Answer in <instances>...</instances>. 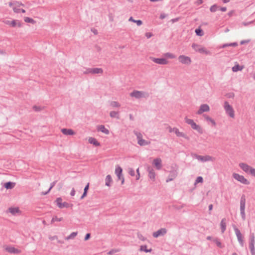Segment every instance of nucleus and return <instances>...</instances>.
Listing matches in <instances>:
<instances>
[{
	"mask_svg": "<svg viewBox=\"0 0 255 255\" xmlns=\"http://www.w3.org/2000/svg\"><path fill=\"white\" fill-rule=\"evenodd\" d=\"M192 155L193 157L203 162L212 161L213 159L212 157L209 155L201 156L195 153L192 154Z\"/></svg>",
	"mask_w": 255,
	"mask_h": 255,
	"instance_id": "7",
	"label": "nucleus"
},
{
	"mask_svg": "<svg viewBox=\"0 0 255 255\" xmlns=\"http://www.w3.org/2000/svg\"><path fill=\"white\" fill-rule=\"evenodd\" d=\"M121 251L120 249H112L111 251H110L109 252H108L107 254L108 255H112L115 253H118Z\"/></svg>",
	"mask_w": 255,
	"mask_h": 255,
	"instance_id": "47",
	"label": "nucleus"
},
{
	"mask_svg": "<svg viewBox=\"0 0 255 255\" xmlns=\"http://www.w3.org/2000/svg\"><path fill=\"white\" fill-rule=\"evenodd\" d=\"M203 116L207 122H211L214 126H216V122L213 119L206 115H204Z\"/></svg>",
	"mask_w": 255,
	"mask_h": 255,
	"instance_id": "30",
	"label": "nucleus"
},
{
	"mask_svg": "<svg viewBox=\"0 0 255 255\" xmlns=\"http://www.w3.org/2000/svg\"><path fill=\"white\" fill-rule=\"evenodd\" d=\"M203 182V178L201 176L198 177L195 181V184L198 183H202Z\"/></svg>",
	"mask_w": 255,
	"mask_h": 255,
	"instance_id": "54",
	"label": "nucleus"
},
{
	"mask_svg": "<svg viewBox=\"0 0 255 255\" xmlns=\"http://www.w3.org/2000/svg\"><path fill=\"white\" fill-rule=\"evenodd\" d=\"M174 133L176 134V135L178 137H184V138H185V139H186L187 140L189 139V136H188L184 133H183L182 132H180L177 128H174Z\"/></svg>",
	"mask_w": 255,
	"mask_h": 255,
	"instance_id": "17",
	"label": "nucleus"
},
{
	"mask_svg": "<svg viewBox=\"0 0 255 255\" xmlns=\"http://www.w3.org/2000/svg\"><path fill=\"white\" fill-rule=\"evenodd\" d=\"M84 74H92V68H87L85 71L84 72Z\"/></svg>",
	"mask_w": 255,
	"mask_h": 255,
	"instance_id": "56",
	"label": "nucleus"
},
{
	"mask_svg": "<svg viewBox=\"0 0 255 255\" xmlns=\"http://www.w3.org/2000/svg\"><path fill=\"white\" fill-rule=\"evenodd\" d=\"M128 173L131 176H133L135 175L134 170L132 168H129V170H128Z\"/></svg>",
	"mask_w": 255,
	"mask_h": 255,
	"instance_id": "55",
	"label": "nucleus"
},
{
	"mask_svg": "<svg viewBox=\"0 0 255 255\" xmlns=\"http://www.w3.org/2000/svg\"><path fill=\"white\" fill-rule=\"evenodd\" d=\"M197 51L201 53H204L206 54H209V52L208 51L206 50V49L205 48H198V50H197Z\"/></svg>",
	"mask_w": 255,
	"mask_h": 255,
	"instance_id": "48",
	"label": "nucleus"
},
{
	"mask_svg": "<svg viewBox=\"0 0 255 255\" xmlns=\"http://www.w3.org/2000/svg\"><path fill=\"white\" fill-rule=\"evenodd\" d=\"M178 60L182 64H186L188 65H190L192 62V60L189 56L183 55H180L178 57Z\"/></svg>",
	"mask_w": 255,
	"mask_h": 255,
	"instance_id": "9",
	"label": "nucleus"
},
{
	"mask_svg": "<svg viewBox=\"0 0 255 255\" xmlns=\"http://www.w3.org/2000/svg\"><path fill=\"white\" fill-rule=\"evenodd\" d=\"M210 110V107L207 104H202L200 106L199 110L197 111L198 115H201L203 113L208 112Z\"/></svg>",
	"mask_w": 255,
	"mask_h": 255,
	"instance_id": "12",
	"label": "nucleus"
},
{
	"mask_svg": "<svg viewBox=\"0 0 255 255\" xmlns=\"http://www.w3.org/2000/svg\"><path fill=\"white\" fill-rule=\"evenodd\" d=\"M233 229L235 232L238 241L240 246L241 247H243L244 246V241L243 239V237L240 231L235 225H233Z\"/></svg>",
	"mask_w": 255,
	"mask_h": 255,
	"instance_id": "5",
	"label": "nucleus"
},
{
	"mask_svg": "<svg viewBox=\"0 0 255 255\" xmlns=\"http://www.w3.org/2000/svg\"><path fill=\"white\" fill-rule=\"evenodd\" d=\"M89 143L91 144H93L95 146H99L100 145V143L97 141V140L94 137H90L88 140Z\"/></svg>",
	"mask_w": 255,
	"mask_h": 255,
	"instance_id": "24",
	"label": "nucleus"
},
{
	"mask_svg": "<svg viewBox=\"0 0 255 255\" xmlns=\"http://www.w3.org/2000/svg\"><path fill=\"white\" fill-rule=\"evenodd\" d=\"M103 73V70L102 68H92V74H102Z\"/></svg>",
	"mask_w": 255,
	"mask_h": 255,
	"instance_id": "26",
	"label": "nucleus"
},
{
	"mask_svg": "<svg viewBox=\"0 0 255 255\" xmlns=\"http://www.w3.org/2000/svg\"><path fill=\"white\" fill-rule=\"evenodd\" d=\"M122 171V168L120 166L117 165L115 169V173L117 175V176L123 175Z\"/></svg>",
	"mask_w": 255,
	"mask_h": 255,
	"instance_id": "33",
	"label": "nucleus"
},
{
	"mask_svg": "<svg viewBox=\"0 0 255 255\" xmlns=\"http://www.w3.org/2000/svg\"><path fill=\"white\" fill-rule=\"evenodd\" d=\"M87 195V192L86 191H84L82 195L81 196L80 199H83L84 197H85Z\"/></svg>",
	"mask_w": 255,
	"mask_h": 255,
	"instance_id": "61",
	"label": "nucleus"
},
{
	"mask_svg": "<svg viewBox=\"0 0 255 255\" xmlns=\"http://www.w3.org/2000/svg\"><path fill=\"white\" fill-rule=\"evenodd\" d=\"M233 229L235 232L238 241L240 246L241 247H243L244 246V241L243 239V237L240 231L235 225H233Z\"/></svg>",
	"mask_w": 255,
	"mask_h": 255,
	"instance_id": "4",
	"label": "nucleus"
},
{
	"mask_svg": "<svg viewBox=\"0 0 255 255\" xmlns=\"http://www.w3.org/2000/svg\"><path fill=\"white\" fill-rule=\"evenodd\" d=\"M226 218H223L221 222L220 226L221 229V232L222 233H224L226 230Z\"/></svg>",
	"mask_w": 255,
	"mask_h": 255,
	"instance_id": "20",
	"label": "nucleus"
},
{
	"mask_svg": "<svg viewBox=\"0 0 255 255\" xmlns=\"http://www.w3.org/2000/svg\"><path fill=\"white\" fill-rule=\"evenodd\" d=\"M130 96L132 97H135L136 99H140L148 97V95L143 91L134 90L130 94Z\"/></svg>",
	"mask_w": 255,
	"mask_h": 255,
	"instance_id": "6",
	"label": "nucleus"
},
{
	"mask_svg": "<svg viewBox=\"0 0 255 255\" xmlns=\"http://www.w3.org/2000/svg\"><path fill=\"white\" fill-rule=\"evenodd\" d=\"M97 130L98 131H100L105 133L106 134H109L110 133L109 130L107 128H105V127L104 125H100V126H98Z\"/></svg>",
	"mask_w": 255,
	"mask_h": 255,
	"instance_id": "19",
	"label": "nucleus"
},
{
	"mask_svg": "<svg viewBox=\"0 0 255 255\" xmlns=\"http://www.w3.org/2000/svg\"><path fill=\"white\" fill-rule=\"evenodd\" d=\"M49 240H50L51 241H53V240H54L55 239L57 240L58 239V237L57 236H52V237H50L49 238Z\"/></svg>",
	"mask_w": 255,
	"mask_h": 255,
	"instance_id": "63",
	"label": "nucleus"
},
{
	"mask_svg": "<svg viewBox=\"0 0 255 255\" xmlns=\"http://www.w3.org/2000/svg\"><path fill=\"white\" fill-rule=\"evenodd\" d=\"M145 36L147 38H149L152 36V34L150 32H146L145 33Z\"/></svg>",
	"mask_w": 255,
	"mask_h": 255,
	"instance_id": "60",
	"label": "nucleus"
},
{
	"mask_svg": "<svg viewBox=\"0 0 255 255\" xmlns=\"http://www.w3.org/2000/svg\"><path fill=\"white\" fill-rule=\"evenodd\" d=\"M203 2V0H197L196 1V4L198 5L202 4V3Z\"/></svg>",
	"mask_w": 255,
	"mask_h": 255,
	"instance_id": "64",
	"label": "nucleus"
},
{
	"mask_svg": "<svg viewBox=\"0 0 255 255\" xmlns=\"http://www.w3.org/2000/svg\"><path fill=\"white\" fill-rule=\"evenodd\" d=\"M213 241L216 244V245L220 248H223V247L222 245L221 242L218 238L213 239Z\"/></svg>",
	"mask_w": 255,
	"mask_h": 255,
	"instance_id": "41",
	"label": "nucleus"
},
{
	"mask_svg": "<svg viewBox=\"0 0 255 255\" xmlns=\"http://www.w3.org/2000/svg\"><path fill=\"white\" fill-rule=\"evenodd\" d=\"M90 237H91V234L90 233H87L85 237L84 240L85 241L88 240L90 238Z\"/></svg>",
	"mask_w": 255,
	"mask_h": 255,
	"instance_id": "59",
	"label": "nucleus"
},
{
	"mask_svg": "<svg viewBox=\"0 0 255 255\" xmlns=\"http://www.w3.org/2000/svg\"><path fill=\"white\" fill-rule=\"evenodd\" d=\"M110 116L112 118H116L117 119H120L119 114L118 112L111 111L110 113Z\"/></svg>",
	"mask_w": 255,
	"mask_h": 255,
	"instance_id": "29",
	"label": "nucleus"
},
{
	"mask_svg": "<svg viewBox=\"0 0 255 255\" xmlns=\"http://www.w3.org/2000/svg\"><path fill=\"white\" fill-rule=\"evenodd\" d=\"M195 33L198 36H203L204 35V31L203 30L199 28H197L195 29Z\"/></svg>",
	"mask_w": 255,
	"mask_h": 255,
	"instance_id": "40",
	"label": "nucleus"
},
{
	"mask_svg": "<svg viewBox=\"0 0 255 255\" xmlns=\"http://www.w3.org/2000/svg\"><path fill=\"white\" fill-rule=\"evenodd\" d=\"M77 232H72L69 236L65 238V240H69L74 239L77 235Z\"/></svg>",
	"mask_w": 255,
	"mask_h": 255,
	"instance_id": "38",
	"label": "nucleus"
},
{
	"mask_svg": "<svg viewBox=\"0 0 255 255\" xmlns=\"http://www.w3.org/2000/svg\"><path fill=\"white\" fill-rule=\"evenodd\" d=\"M238 45V43L235 42H233V43H230L224 44L220 46V48H224L228 46L236 47Z\"/></svg>",
	"mask_w": 255,
	"mask_h": 255,
	"instance_id": "25",
	"label": "nucleus"
},
{
	"mask_svg": "<svg viewBox=\"0 0 255 255\" xmlns=\"http://www.w3.org/2000/svg\"><path fill=\"white\" fill-rule=\"evenodd\" d=\"M56 182H57V181H55L52 182L50 184V187L49 188V189L45 192H42L41 194L43 195H45L47 194L50 192V191L51 190V189L55 185Z\"/></svg>",
	"mask_w": 255,
	"mask_h": 255,
	"instance_id": "34",
	"label": "nucleus"
},
{
	"mask_svg": "<svg viewBox=\"0 0 255 255\" xmlns=\"http://www.w3.org/2000/svg\"><path fill=\"white\" fill-rule=\"evenodd\" d=\"M62 220H63L62 218H59L57 216H54V217L52 218L51 221V224L53 223L55 221L60 222V221H62Z\"/></svg>",
	"mask_w": 255,
	"mask_h": 255,
	"instance_id": "50",
	"label": "nucleus"
},
{
	"mask_svg": "<svg viewBox=\"0 0 255 255\" xmlns=\"http://www.w3.org/2000/svg\"><path fill=\"white\" fill-rule=\"evenodd\" d=\"M219 9V6H218L217 4H215L213 5H212L210 8V10L211 12H214L216 11L218 9Z\"/></svg>",
	"mask_w": 255,
	"mask_h": 255,
	"instance_id": "43",
	"label": "nucleus"
},
{
	"mask_svg": "<svg viewBox=\"0 0 255 255\" xmlns=\"http://www.w3.org/2000/svg\"><path fill=\"white\" fill-rule=\"evenodd\" d=\"M191 128L193 129L197 130L199 133H202L203 132L202 128L195 123L191 126Z\"/></svg>",
	"mask_w": 255,
	"mask_h": 255,
	"instance_id": "22",
	"label": "nucleus"
},
{
	"mask_svg": "<svg viewBox=\"0 0 255 255\" xmlns=\"http://www.w3.org/2000/svg\"><path fill=\"white\" fill-rule=\"evenodd\" d=\"M246 196L243 194L240 199V212L242 219L243 221L246 220L245 207H246Z\"/></svg>",
	"mask_w": 255,
	"mask_h": 255,
	"instance_id": "1",
	"label": "nucleus"
},
{
	"mask_svg": "<svg viewBox=\"0 0 255 255\" xmlns=\"http://www.w3.org/2000/svg\"><path fill=\"white\" fill-rule=\"evenodd\" d=\"M72 204H70L68 203L67 202H64L62 203V204L61 205V207L60 209L64 208H69L70 207H72Z\"/></svg>",
	"mask_w": 255,
	"mask_h": 255,
	"instance_id": "51",
	"label": "nucleus"
},
{
	"mask_svg": "<svg viewBox=\"0 0 255 255\" xmlns=\"http://www.w3.org/2000/svg\"><path fill=\"white\" fill-rule=\"evenodd\" d=\"M167 232L165 228H161L156 232L153 233L152 236L154 238H157L160 236H164Z\"/></svg>",
	"mask_w": 255,
	"mask_h": 255,
	"instance_id": "10",
	"label": "nucleus"
},
{
	"mask_svg": "<svg viewBox=\"0 0 255 255\" xmlns=\"http://www.w3.org/2000/svg\"><path fill=\"white\" fill-rule=\"evenodd\" d=\"M137 237L141 240H142V241H144L145 240L144 238L141 234H137Z\"/></svg>",
	"mask_w": 255,
	"mask_h": 255,
	"instance_id": "62",
	"label": "nucleus"
},
{
	"mask_svg": "<svg viewBox=\"0 0 255 255\" xmlns=\"http://www.w3.org/2000/svg\"><path fill=\"white\" fill-rule=\"evenodd\" d=\"M224 108L226 113L231 118H234L235 112L233 107L229 104V102L225 101L224 104Z\"/></svg>",
	"mask_w": 255,
	"mask_h": 255,
	"instance_id": "3",
	"label": "nucleus"
},
{
	"mask_svg": "<svg viewBox=\"0 0 255 255\" xmlns=\"http://www.w3.org/2000/svg\"><path fill=\"white\" fill-rule=\"evenodd\" d=\"M128 20L136 23L138 26H140L142 24V21L141 20H135L132 17H130Z\"/></svg>",
	"mask_w": 255,
	"mask_h": 255,
	"instance_id": "35",
	"label": "nucleus"
},
{
	"mask_svg": "<svg viewBox=\"0 0 255 255\" xmlns=\"http://www.w3.org/2000/svg\"><path fill=\"white\" fill-rule=\"evenodd\" d=\"M185 122L187 124L190 125L191 126V127L195 123V122H194V121L193 120L188 119V118H187V117H185Z\"/></svg>",
	"mask_w": 255,
	"mask_h": 255,
	"instance_id": "46",
	"label": "nucleus"
},
{
	"mask_svg": "<svg viewBox=\"0 0 255 255\" xmlns=\"http://www.w3.org/2000/svg\"><path fill=\"white\" fill-rule=\"evenodd\" d=\"M177 176V172L175 170H173L170 172L167 179L166 180V182H169L173 180Z\"/></svg>",
	"mask_w": 255,
	"mask_h": 255,
	"instance_id": "16",
	"label": "nucleus"
},
{
	"mask_svg": "<svg viewBox=\"0 0 255 255\" xmlns=\"http://www.w3.org/2000/svg\"><path fill=\"white\" fill-rule=\"evenodd\" d=\"M164 56L166 57L171 58V59H173V58H176V56L174 54L169 53V52H167V53H164Z\"/></svg>",
	"mask_w": 255,
	"mask_h": 255,
	"instance_id": "45",
	"label": "nucleus"
},
{
	"mask_svg": "<svg viewBox=\"0 0 255 255\" xmlns=\"http://www.w3.org/2000/svg\"><path fill=\"white\" fill-rule=\"evenodd\" d=\"M243 68V67L240 66L239 64H237L232 67V71L233 72H237L238 71H241Z\"/></svg>",
	"mask_w": 255,
	"mask_h": 255,
	"instance_id": "36",
	"label": "nucleus"
},
{
	"mask_svg": "<svg viewBox=\"0 0 255 255\" xmlns=\"http://www.w3.org/2000/svg\"><path fill=\"white\" fill-rule=\"evenodd\" d=\"M61 131L65 135H73L75 133L74 131L71 129L62 128Z\"/></svg>",
	"mask_w": 255,
	"mask_h": 255,
	"instance_id": "21",
	"label": "nucleus"
},
{
	"mask_svg": "<svg viewBox=\"0 0 255 255\" xmlns=\"http://www.w3.org/2000/svg\"><path fill=\"white\" fill-rule=\"evenodd\" d=\"M15 184V183L9 181L4 184V187L6 189H12L14 187Z\"/></svg>",
	"mask_w": 255,
	"mask_h": 255,
	"instance_id": "23",
	"label": "nucleus"
},
{
	"mask_svg": "<svg viewBox=\"0 0 255 255\" xmlns=\"http://www.w3.org/2000/svg\"><path fill=\"white\" fill-rule=\"evenodd\" d=\"M111 106L113 107H120L121 106V105L116 101H112L111 103Z\"/></svg>",
	"mask_w": 255,
	"mask_h": 255,
	"instance_id": "52",
	"label": "nucleus"
},
{
	"mask_svg": "<svg viewBox=\"0 0 255 255\" xmlns=\"http://www.w3.org/2000/svg\"><path fill=\"white\" fill-rule=\"evenodd\" d=\"M62 199L61 197L57 198L56 200H55V202L56 203L57 206L60 208L61 207V205L62 204Z\"/></svg>",
	"mask_w": 255,
	"mask_h": 255,
	"instance_id": "44",
	"label": "nucleus"
},
{
	"mask_svg": "<svg viewBox=\"0 0 255 255\" xmlns=\"http://www.w3.org/2000/svg\"><path fill=\"white\" fill-rule=\"evenodd\" d=\"M8 210L10 213L12 215H14L15 213L19 212V210L18 208H12L10 207L8 209Z\"/></svg>",
	"mask_w": 255,
	"mask_h": 255,
	"instance_id": "37",
	"label": "nucleus"
},
{
	"mask_svg": "<svg viewBox=\"0 0 255 255\" xmlns=\"http://www.w3.org/2000/svg\"><path fill=\"white\" fill-rule=\"evenodd\" d=\"M153 164L157 170H160L162 168V160L159 158H156L153 161Z\"/></svg>",
	"mask_w": 255,
	"mask_h": 255,
	"instance_id": "15",
	"label": "nucleus"
},
{
	"mask_svg": "<svg viewBox=\"0 0 255 255\" xmlns=\"http://www.w3.org/2000/svg\"><path fill=\"white\" fill-rule=\"evenodd\" d=\"M252 175L255 177V169L254 168H252L251 170H250V173Z\"/></svg>",
	"mask_w": 255,
	"mask_h": 255,
	"instance_id": "58",
	"label": "nucleus"
},
{
	"mask_svg": "<svg viewBox=\"0 0 255 255\" xmlns=\"http://www.w3.org/2000/svg\"><path fill=\"white\" fill-rule=\"evenodd\" d=\"M17 25L19 27H20L22 26V24L18 20H13L10 21V26L11 27H15Z\"/></svg>",
	"mask_w": 255,
	"mask_h": 255,
	"instance_id": "27",
	"label": "nucleus"
},
{
	"mask_svg": "<svg viewBox=\"0 0 255 255\" xmlns=\"http://www.w3.org/2000/svg\"><path fill=\"white\" fill-rule=\"evenodd\" d=\"M13 10L14 12L17 13H19L20 12H21L22 13H25V10L24 9L18 8L15 7H13Z\"/></svg>",
	"mask_w": 255,
	"mask_h": 255,
	"instance_id": "49",
	"label": "nucleus"
},
{
	"mask_svg": "<svg viewBox=\"0 0 255 255\" xmlns=\"http://www.w3.org/2000/svg\"><path fill=\"white\" fill-rule=\"evenodd\" d=\"M233 177L238 181L241 183L244 184L245 185H249L250 184V182L246 179L244 176L241 175L238 173H233Z\"/></svg>",
	"mask_w": 255,
	"mask_h": 255,
	"instance_id": "8",
	"label": "nucleus"
},
{
	"mask_svg": "<svg viewBox=\"0 0 255 255\" xmlns=\"http://www.w3.org/2000/svg\"><path fill=\"white\" fill-rule=\"evenodd\" d=\"M133 133L136 136L137 141H139V140L140 139L142 138V134L140 132L134 130L133 131Z\"/></svg>",
	"mask_w": 255,
	"mask_h": 255,
	"instance_id": "42",
	"label": "nucleus"
},
{
	"mask_svg": "<svg viewBox=\"0 0 255 255\" xmlns=\"http://www.w3.org/2000/svg\"><path fill=\"white\" fill-rule=\"evenodd\" d=\"M139 251L141 252H144L145 253H149L152 251V249H147L146 245H142L140 247Z\"/></svg>",
	"mask_w": 255,
	"mask_h": 255,
	"instance_id": "31",
	"label": "nucleus"
},
{
	"mask_svg": "<svg viewBox=\"0 0 255 255\" xmlns=\"http://www.w3.org/2000/svg\"><path fill=\"white\" fill-rule=\"evenodd\" d=\"M138 144L140 146H144L148 145L150 143L149 141H147L143 139H140L137 141Z\"/></svg>",
	"mask_w": 255,
	"mask_h": 255,
	"instance_id": "32",
	"label": "nucleus"
},
{
	"mask_svg": "<svg viewBox=\"0 0 255 255\" xmlns=\"http://www.w3.org/2000/svg\"><path fill=\"white\" fill-rule=\"evenodd\" d=\"M32 109L35 112H40L43 109V108L40 106H33Z\"/></svg>",
	"mask_w": 255,
	"mask_h": 255,
	"instance_id": "53",
	"label": "nucleus"
},
{
	"mask_svg": "<svg viewBox=\"0 0 255 255\" xmlns=\"http://www.w3.org/2000/svg\"><path fill=\"white\" fill-rule=\"evenodd\" d=\"M119 180H122V184H123L124 183V177L123 175L117 176Z\"/></svg>",
	"mask_w": 255,
	"mask_h": 255,
	"instance_id": "57",
	"label": "nucleus"
},
{
	"mask_svg": "<svg viewBox=\"0 0 255 255\" xmlns=\"http://www.w3.org/2000/svg\"><path fill=\"white\" fill-rule=\"evenodd\" d=\"M239 167L245 172L247 173H250V170L252 169V167L249 166L246 163H240L239 164Z\"/></svg>",
	"mask_w": 255,
	"mask_h": 255,
	"instance_id": "14",
	"label": "nucleus"
},
{
	"mask_svg": "<svg viewBox=\"0 0 255 255\" xmlns=\"http://www.w3.org/2000/svg\"><path fill=\"white\" fill-rule=\"evenodd\" d=\"M106 185L107 186H111V183L113 181L112 177L110 175H108L106 177Z\"/></svg>",
	"mask_w": 255,
	"mask_h": 255,
	"instance_id": "28",
	"label": "nucleus"
},
{
	"mask_svg": "<svg viewBox=\"0 0 255 255\" xmlns=\"http://www.w3.org/2000/svg\"><path fill=\"white\" fill-rule=\"evenodd\" d=\"M24 20L25 22L31 23L32 24H34L36 22L33 19L28 17H25L24 18Z\"/></svg>",
	"mask_w": 255,
	"mask_h": 255,
	"instance_id": "39",
	"label": "nucleus"
},
{
	"mask_svg": "<svg viewBox=\"0 0 255 255\" xmlns=\"http://www.w3.org/2000/svg\"><path fill=\"white\" fill-rule=\"evenodd\" d=\"M255 236L254 233H251L249 236V247L251 251L252 255H255Z\"/></svg>",
	"mask_w": 255,
	"mask_h": 255,
	"instance_id": "2",
	"label": "nucleus"
},
{
	"mask_svg": "<svg viewBox=\"0 0 255 255\" xmlns=\"http://www.w3.org/2000/svg\"><path fill=\"white\" fill-rule=\"evenodd\" d=\"M5 250L7 252L11 254H19L20 253V250L15 249L14 247H6Z\"/></svg>",
	"mask_w": 255,
	"mask_h": 255,
	"instance_id": "18",
	"label": "nucleus"
},
{
	"mask_svg": "<svg viewBox=\"0 0 255 255\" xmlns=\"http://www.w3.org/2000/svg\"><path fill=\"white\" fill-rule=\"evenodd\" d=\"M147 171L148 172V177L152 181H154L155 179V173L153 169L150 166L147 167Z\"/></svg>",
	"mask_w": 255,
	"mask_h": 255,
	"instance_id": "13",
	"label": "nucleus"
},
{
	"mask_svg": "<svg viewBox=\"0 0 255 255\" xmlns=\"http://www.w3.org/2000/svg\"><path fill=\"white\" fill-rule=\"evenodd\" d=\"M150 59L155 63L160 65H166L167 64L168 61L165 58H156L154 57H150Z\"/></svg>",
	"mask_w": 255,
	"mask_h": 255,
	"instance_id": "11",
	"label": "nucleus"
}]
</instances>
